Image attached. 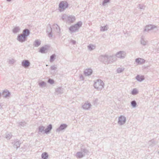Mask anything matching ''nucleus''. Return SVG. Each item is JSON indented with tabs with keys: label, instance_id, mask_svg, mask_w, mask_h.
Returning a JSON list of instances; mask_svg holds the SVG:
<instances>
[{
	"label": "nucleus",
	"instance_id": "nucleus-47",
	"mask_svg": "<svg viewBox=\"0 0 159 159\" xmlns=\"http://www.w3.org/2000/svg\"><path fill=\"white\" fill-rule=\"evenodd\" d=\"M50 69L51 70H56L57 69V68L56 66L55 65H52L50 67Z\"/></svg>",
	"mask_w": 159,
	"mask_h": 159
},
{
	"label": "nucleus",
	"instance_id": "nucleus-3",
	"mask_svg": "<svg viewBox=\"0 0 159 159\" xmlns=\"http://www.w3.org/2000/svg\"><path fill=\"white\" fill-rule=\"evenodd\" d=\"M82 24V23L81 21H79L76 24L70 26L69 28V30L72 32H75L81 26Z\"/></svg>",
	"mask_w": 159,
	"mask_h": 159
},
{
	"label": "nucleus",
	"instance_id": "nucleus-15",
	"mask_svg": "<svg viewBox=\"0 0 159 159\" xmlns=\"http://www.w3.org/2000/svg\"><path fill=\"white\" fill-rule=\"evenodd\" d=\"M108 61H109V63H111L116 61L117 59L115 55H108Z\"/></svg>",
	"mask_w": 159,
	"mask_h": 159
},
{
	"label": "nucleus",
	"instance_id": "nucleus-8",
	"mask_svg": "<svg viewBox=\"0 0 159 159\" xmlns=\"http://www.w3.org/2000/svg\"><path fill=\"white\" fill-rule=\"evenodd\" d=\"M11 94L10 92L7 90H5L2 92L1 95L5 98H8L10 97Z\"/></svg>",
	"mask_w": 159,
	"mask_h": 159
},
{
	"label": "nucleus",
	"instance_id": "nucleus-12",
	"mask_svg": "<svg viewBox=\"0 0 159 159\" xmlns=\"http://www.w3.org/2000/svg\"><path fill=\"white\" fill-rule=\"evenodd\" d=\"M67 127V125L65 124H61L60 125V126L57 129L56 132H59L62 130L65 129Z\"/></svg>",
	"mask_w": 159,
	"mask_h": 159
},
{
	"label": "nucleus",
	"instance_id": "nucleus-45",
	"mask_svg": "<svg viewBox=\"0 0 159 159\" xmlns=\"http://www.w3.org/2000/svg\"><path fill=\"white\" fill-rule=\"evenodd\" d=\"M98 98L95 99L93 100V104L95 106H97L98 104Z\"/></svg>",
	"mask_w": 159,
	"mask_h": 159
},
{
	"label": "nucleus",
	"instance_id": "nucleus-9",
	"mask_svg": "<svg viewBox=\"0 0 159 159\" xmlns=\"http://www.w3.org/2000/svg\"><path fill=\"white\" fill-rule=\"evenodd\" d=\"M101 61H103L105 64H109L108 61V55H105L104 56L102 55L101 56Z\"/></svg>",
	"mask_w": 159,
	"mask_h": 159
},
{
	"label": "nucleus",
	"instance_id": "nucleus-10",
	"mask_svg": "<svg viewBox=\"0 0 159 159\" xmlns=\"http://www.w3.org/2000/svg\"><path fill=\"white\" fill-rule=\"evenodd\" d=\"M46 32L48 33V34L49 37L50 38L52 37V29L51 25L50 24H48L47 26Z\"/></svg>",
	"mask_w": 159,
	"mask_h": 159
},
{
	"label": "nucleus",
	"instance_id": "nucleus-5",
	"mask_svg": "<svg viewBox=\"0 0 159 159\" xmlns=\"http://www.w3.org/2000/svg\"><path fill=\"white\" fill-rule=\"evenodd\" d=\"M17 39L19 42L23 43L27 40V38L22 34L18 35Z\"/></svg>",
	"mask_w": 159,
	"mask_h": 159
},
{
	"label": "nucleus",
	"instance_id": "nucleus-33",
	"mask_svg": "<svg viewBox=\"0 0 159 159\" xmlns=\"http://www.w3.org/2000/svg\"><path fill=\"white\" fill-rule=\"evenodd\" d=\"M88 48L89 50L92 51L95 49V46L91 44L88 46Z\"/></svg>",
	"mask_w": 159,
	"mask_h": 159
},
{
	"label": "nucleus",
	"instance_id": "nucleus-14",
	"mask_svg": "<svg viewBox=\"0 0 159 159\" xmlns=\"http://www.w3.org/2000/svg\"><path fill=\"white\" fill-rule=\"evenodd\" d=\"M157 27L154 25H148L146 26L144 30V32H148L150 30H153L154 28H156Z\"/></svg>",
	"mask_w": 159,
	"mask_h": 159
},
{
	"label": "nucleus",
	"instance_id": "nucleus-18",
	"mask_svg": "<svg viewBox=\"0 0 159 159\" xmlns=\"http://www.w3.org/2000/svg\"><path fill=\"white\" fill-rule=\"evenodd\" d=\"M140 42L141 44L143 46H145L147 44L148 42L147 40L145 39L144 36H142L141 38Z\"/></svg>",
	"mask_w": 159,
	"mask_h": 159
},
{
	"label": "nucleus",
	"instance_id": "nucleus-2",
	"mask_svg": "<svg viewBox=\"0 0 159 159\" xmlns=\"http://www.w3.org/2000/svg\"><path fill=\"white\" fill-rule=\"evenodd\" d=\"M104 84L103 81L100 79L96 80L94 84V87L98 91L101 90L104 88Z\"/></svg>",
	"mask_w": 159,
	"mask_h": 159
},
{
	"label": "nucleus",
	"instance_id": "nucleus-27",
	"mask_svg": "<svg viewBox=\"0 0 159 159\" xmlns=\"http://www.w3.org/2000/svg\"><path fill=\"white\" fill-rule=\"evenodd\" d=\"M41 44V42L37 39L35 40L33 43V46L35 47H38Z\"/></svg>",
	"mask_w": 159,
	"mask_h": 159
},
{
	"label": "nucleus",
	"instance_id": "nucleus-30",
	"mask_svg": "<svg viewBox=\"0 0 159 159\" xmlns=\"http://www.w3.org/2000/svg\"><path fill=\"white\" fill-rule=\"evenodd\" d=\"M148 144L150 146H153L156 144V143L154 139H152L149 141L148 142Z\"/></svg>",
	"mask_w": 159,
	"mask_h": 159
},
{
	"label": "nucleus",
	"instance_id": "nucleus-25",
	"mask_svg": "<svg viewBox=\"0 0 159 159\" xmlns=\"http://www.w3.org/2000/svg\"><path fill=\"white\" fill-rule=\"evenodd\" d=\"M52 27L57 32L59 33L60 31V28L57 24L53 25Z\"/></svg>",
	"mask_w": 159,
	"mask_h": 159
},
{
	"label": "nucleus",
	"instance_id": "nucleus-38",
	"mask_svg": "<svg viewBox=\"0 0 159 159\" xmlns=\"http://www.w3.org/2000/svg\"><path fill=\"white\" fill-rule=\"evenodd\" d=\"M138 91L136 89H134L131 92V93L132 95H135L138 94Z\"/></svg>",
	"mask_w": 159,
	"mask_h": 159
},
{
	"label": "nucleus",
	"instance_id": "nucleus-37",
	"mask_svg": "<svg viewBox=\"0 0 159 159\" xmlns=\"http://www.w3.org/2000/svg\"><path fill=\"white\" fill-rule=\"evenodd\" d=\"M18 124V126L20 127H24V126H26V123L25 121L21 122L19 123Z\"/></svg>",
	"mask_w": 159,
	"mask_h": 159
},
{
	"label": "nucleus",
	"instance_id": "nucleus-19",
	"mask_svg": "<svg viewBox=\"0 0 159 159\" xmlns=\"http://www.w3.org/2000/svg\"><path fill=\"white\" fill-rule=\"evenodd\" d=\"M52 129V124H50L47 126L46 129H45L44 133H46V134H48L49 133Z\"/></svg>",
	"mask_w": 159,
	"mask_h": 159
},
{
	"label": "nucleus",
	"instance_id": "nucleus-42",
	"mask_svg": "<svg viewBox=\"0 0 159 159\" xmlns=\"http://www.w3.org/2000/svg\"><path fill=\"white\" fill-rule=\"evenodd\" d=\"M54 80L53 79L51 78H49L48 80V82L51 84H53L54 83Z\"/></svg>",
	"mask_w": 159,
	"mask_h": 159
},
{
	"label": "nucleus",
	"instance_id": "nucleus-39",
	"mask_svg": "<svg viewBox=\"0 0 159 159\" xmlns=\"http://www.w3.org/2000/svg\"><path fill=\"white\" fill-rule=\"evenodd\" d=\"M145 7V6L143 4H139L138 6V7L140 10H144Z\"/></svg>",
	"mask_w": 159,
	"mask_h": 159
},
{
	"label": "nucleus",
	"instance_id": "nucleus-50",
	"mask_svg": "<svg viewBox=\"0 0 159 159\" xmlns=\"http://www.w3.org/2000/svg\"><path fill=\"white\" fill-rule=\"evenodd\" d=\"M7 1L8 2H10L12 0H7Z\"/></svg>",
	"mask_w": 159,
	"mask_h": 159
},
{
	"label": "nucleus",
	"instance_id": "nucleus-32",
	"mask_svg": "<svg viewBox=\"0 0 159 159\" xmlns=\"http://www.w3.org/2000/svg\"><path fill=\"white\" fill-rule=\"evenodd\" d=\"M20 30V28L19 27H16L14 28L13 30V32L14 33H16L19 32Z\"/></svg>",
	"mask_w": 159,
	"mask_h": 159
},
{
	"label": "nucleus",
	"instance_id": "nucleus-36",
	"mask_svg": "<svg viewBox=\"0 0 159 159\" xmlns=\"http://www.w3.org/2000/svg\"><path fill=\"white\" fill-rule=\"evenodd\" d=\"M137 103L135 100H133L131 102V105L133 108H135L136 107Z\"/></svg>",
	"mask_w": 159,
	"mask_h": 159
},
{
	"label": "nucleus",
	"instance_id": "nucleus-22",
	"mask_svg": "<svg viewBox=\"0 0 159 159\" xmlns=\"http://www.w3.org/2000/svg\"><path fill=\"white\" fill-rule=\"evenodd\" d=\"M135 62L139 64H141L144 63L145 60L141 58H137L135 59Z\"/></svg>",
	"mask_w": 159,
	"mask_h": 159
},
{
	"label": "nucleus",
	"instance_id": "nucleus-29",
	"mask_svg": "<svg viewBox=\"0 0 159 159\" xmlns=\"http://www.w3.org/2000/svg\"><path fill=\"white\" fill-rule=\"evenodd\" d=\"M47 49V48L46 47L43 46L40 48L39 50V52L42 53H44L45 51Z\"/></svg>",
	"mask_w": 159,
	"mask_h": 159
},
{
	"label": "nucleus",
	"instance_id": "nucleus-40",
	"mask_svg": "<svg viewBox=\"0 0 159 159\" xmlns=\"http://www.w3.org/2000/svg\"><path fill=\"white\" fill-rule=\"evenodd\" d=\"M12 136V135L11 133L9 134H6V138L8 140L10 139Z\"/></svg>",
	"mask_w": 159,
	"mask_h": 159
},
{
	"label": "nucleus",
	"instance_id": "nucleus-6",
	"mask_svg": "<svg viewBox=\"0 0 159 159\" xmlns=\"http://www.w3.org/2000/svg\"><path fill=\"white\" fill-rule=\"evenodd\" d=\"M126 121V117L122 116H121L119 118L118 123L120 125H121L125 124Z\"/></svg>",
	"mask_w": 159,
	"mask_h": 159
},
{
	"label": "nucleus",
	"instance_id": "nucleus-17",
	"mask_svg": "<svg viewBox=\"0 0 159 159\" xmlns=\"http://www.w3.org/2000/svg\"><path fill=\"white\" fill-rule=\"evenodd\" d=\"M93 73V70L91 69H87L85 70L84 74L85 76L91 75Z\"/></svg>",
	"mask_w": 159,
	"mask_h": 159
},
{
	"label": "nucleus",
	"instance_id": "nucleus-13",
	"mask_svg": "<svg viewBox=\"0 0 159 159\" xmlns=\"http://www.w3.org/2000/svg\"><path fill=\"white\" fill-rule=\"evenodd\" d=\"M12 144H13V147L17 149L20 147L21 143L19 140L16 139L14 141L12 142Z\"/></svg>",
	"mask_w": 159,
	"mask_h": 159
},
{
	"label": "nucleus",
	"instance_id": "nucleus-34",
	"mask_svg": "<svg viewBox=\"0 0 159 159\" xmlns=\"http://www.w3.org/2000/svg\"><path fill=\"white\" fill-rule=\"evenodd\" d=\"M56 57V56L55 54H53L50 56V61L51 62H52L54 61Z\"/></svg>",
	"mask_w": 159,
	"mask_h": 159
},
{
	"label": "nucleus",
	"instance_id": "nucleus-23",
	"mask_svg": "<svg viewBox=\"0 0 159 159\" xmlns=\"http://www.w3.org/2000/svg\"><path fill=\"white\" fill-rule=\"evenodd\" d=\"M136 80L139 82H141L144 80V77L143 76H140L139 75H138L136 77Z\"/></svg>",
	"mask_w": 159,
	"mask_h": 159
},
{
	"label": "nucleus",
	"instance_id": "nucleus-26",
	"mask_svg": "<svg viewBox=\"0 0 159 159\" xmlns=\"http://www.w3.org/2000/svg\"><path fill=\"white\" fill-rule=\"evenodd\" d=\"M55 92L58 94H62L63 93V89L61 87H59L55 89Z\"/></svg>",
	"mask_w": 159,
	"mask_h": 159
},
{
	"label": "nucleus",
	"instance_id": "nucleus-43",
	"mask_svg": "<svg viewBox=\"0 0 159 159\" xmlns=\"http://www.w3.org/2000/svg\"><path fill=\"white\" fill-rule=\"evenodd\" d=\"M15 62L16 61L14 59H10L9 60L8 63L9 64H13L15 63Z\"/></svg>",
	"mask_w": 159,
	"mask_h": 159
},
{
	"label": "nucleus",
	"instance_id": "nucleus-31",
	"mask_svg": "<svg viewBox=\"0 0 159 159\" xmlns=\"http://www.w3.org/2000/svg\"><path fill=\"white\" fill-rule=\"evenodd\" d=\"M39 85L41 87H44L46 85V83L43 81H41L39 83Z\"/></svg>",
	"mask_w": 159,
	"mask_h": 159
},
{
	"label": "nucleus",
	"instance_id": "nucleus-11",
	"mask_svg": "<svg viewBox=\"0 0 159 159\" xmlns=\"http://www.w3.org/2000/svg\"><path fill=\"white\" fill-rule=\"evenodd\" d=\"M30 62L27 60H24L21 62L22 66L25 68H27L30 66Z\"/></svg>",
	"mask_w": 159,
	"mask_h": 159
},
{
	"label": "nucleus",
	"instance_id": "nucleus-21",
	"mask_svg": "<svg viewBox=\"0 0 159 159\" xmlns=\"http://www.w3.org/2000/svg\"><path fill=\"white\" fill-rule=\"evenodd\" d=\"M30 33V30L27 29H25L23 30L22 34L27 38Z\"/></svg>",
	"mask_w": 159,
	"mask_h": 159
},
{
	"label": "nucleus",
	"instance_id": "nucleus-44",
	"mask_svg": "<svg viewBox=\"0 0 159 159\" xmlns=\"http://www.w3.org/2000/svg\"><path fill=\"white\" fill-rule=\"evenodd\" d=\"M124 70L123 68H119L117 70V71L118 73H120L123 72Z\"/></svg>",
	"mask_w": 159,
	"mask_h": 159
},
{
	"label": "nucleus",
	"instance_id": "nucleus-4",
	"mask_svg": "<svg viewBox=\"0 0 159 159\" xmlns=\"http://www.w3.org/2000/svg\"><path fill=\"white\" fill-rule=\"evenodd\" d=\"M69 6V4L66 1H61L59 5V9L60 11L65 10Z\"/></svg>",
	"mask_w": 159,
	"mask_h": 159
},
{
	"label": "nucleus",
	"instance_id": "nucleus-1",
	"mask_svg": "<svg viewBox=\"0 0 159 159\" xmlns=\"http://www.w3.org/2000/svg\"><path fill=\"white\" fill-rule=\"evenodd\" d=\"M89 153V151L86 148L82 147L80 148V151L77 152L75 156L77 158L80 159L84 157L86 155H88Z\"/></svg>",
	"mask_w": 159,
	"mask_h": 159
},
{
	"label": "nucleus",
	"instance_id": "nucleus-46",
	"mask_svg": "<svg viewBox=\"0 0 159 159\" xmlns=\"http://www.w3.org/2000/svg\"><path fill=\"white\" fill-rule=\"evenodd\" d=\"M67 16L66 14H63L61 17V19L65 21V20H66V19H67Z\"/></svg>",
	"mask_w": 159,
	"mask_h": 159
},
{
	"label": "nucleus",
	"instance_id": "nucleus-48",
	"mask_svg": "<svg viewBox=\"0 0 159 159\" xmlns=\"http://www.w3.org/2000/svg\"><path fill=\"white\" fill-rule=\"evenodd\" d=\"M70 42H71L72 43V44L73 45L75 44L76 43V42L75 41L72 40V39L71 40Z\"/></svg>",
	"mask_w": 159,
	"mask_h": 159
},
{
	"label": "nucleus",
	"instance_id": "nucleus-41",
	"mask_svg": "<svg viewBox=\"0 0 159 159\" xmlns=\"http://www.w3.org/2000/svg\"><path fill=\"white\" fill-rule=\"evenodd\" d=\"M111 0H104L102 3V5L103 6H105L107 3L110 2Z\"/></svg>",
	"mask_w": 159,
	"mask_h": 159
},
{
	"label": "nucleus",
	"instance_id": "nucleus-24",
	"mask_svg": "<svg viewBox=\"0 0 159 159\" xmlns=\"http://www.w3.org/2000/svg\"><path fill=\"white\" fill-rule=\"evenodd\" d=\"M45 127L43 126H39L38 127V133L39 134H40L41 133H42L43 132H44L45 130Z\"/></svg>",
	"mask_w": 159,
	"mask_h": 159
},
{
	"label": "nucleus",
	"instance_id": "nucleus-28",
	"mask_svg": "<svg viewBox=\"0 0 159 159\" xmlns=\"http://www.w3.org/2000/svg\"><path fill=\"white\" fill-rule=\"evenodd\" d=\"M48 157V155L47 152L43 153L41 155V157L43 159H47Z\"/></svg>",
	"mask_w": 159,
	"mask_h": 159
},
{
	"label": "nucleus",
	"instance_id": "nucleus-20",
	"mask_svg": "<svg viewBox=\"0 0 159 159\" xmlns=\"http://www.w3.org/2000/svg\"><path fill=\"white\" fill-rule=\"evenodd\" d=\"M75 20V16H70L67 17V21L68 23H73Z\"/></svg>",
	"mask_w": 159,
	"mask_h": 159
},
{
	"label": "nucleus",
	"instance_id": "nucleus-16",
	"mask_svg": "<svg viewBox=\"0 0 159 159\" xmlns=\"http://www.w3.org/2000/svg\"><path fill=\"white\" fill-rule=\"evenodd\" d=\"M92 105L90 102H86L82 106V108L86 110H88L91 107Z\"/></svg>",
	"mask_w": 159,
	"mask_h": 159
},
{
	"label": "nucleus",
	"instance_id": "nucleus-35",
	"mask_svg": "<svg viewBox=\"0 0 159 159\" xmlns=\"http://www.w3.org/2000/svg\"><path fill=\"white\" fill-rule=\"evenodd\" d=\"M108 29V25H106L104 26H101L100 30L103 31H104L107 30Z\"/></svg>",
	"mask_w": 159,
	"mask_h": 159
},
{
	"label": "nucleus",
	"instance_id": "nucleus-7",
	"mask_svg": "<svg viewBox=\"0 0 159 159\" xmlns=\"http://www.w3.org/2000/svg\"><path fill=\"white\" fill-rule=\"evenodd\" d=\"M116 57L123 59L126 56V53L125 52L123 51H120L117 52L115 55Z\"/></svg>",
	"mask_w": 159,
	"mask_h": 159
},
{
	"label": "nucleus",
	"instance_id": "nucleus-49",
	"mask_svg": "<svg viewBox=\"0 0 159 159\" xmlns=\"http://www.w3.org/2000/svg\"><path fill=\"white\" fill-rule=\"evenodd\" d=\"M80 80H84V77L82 75H80Z\"/></svg>",
	"mask_w": 159,
	"mask_h": 159
}]
</instances>
